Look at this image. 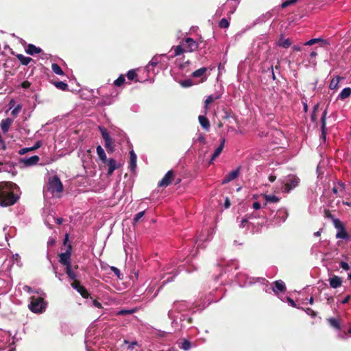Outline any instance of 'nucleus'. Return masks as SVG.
Wrapping results in <instances>:
<instances>
[{
  "instance_id": "obj_31",
  "label": "nucleus",
  "mask_w": 351,
  "mask_h": 351,
  "mask_svg": "<svg viewBox=\"0 0 351 351\" xmlns=\"http://www.w3.org/2000/svg\"><path fill=\"white\" fill-rule=\"evenodd\" d=\"M12 123H13V120L10 118H6L5 119H3L0 123L1 129L2 132L3 133H6L9 130Z\"/></svg>"
},
{
  "instance_id": "obj_58",
  "label": "nucleus",
  "mask_w": 351,
  "mask_h": 351,
  "mask_svg": "<svg viewBox=\"0 0 351 351\" xmlns=\"http://www.w3.org/2000/svg\"><path fill=\"white\" fill-rule=\"evenodd\" d=\"M55 85L57 88L62 90H64L67 88L68 87V85L67 84H66L65 82H56L55 83Z\"/></svg>"
},
{
  "instance_id": "obj_37",
  "label": "nucleus",
  "mask_w": 351,
  "mask_h": 351,
  "mask_svg": "<svg viewBox=\"0 0 351 351\" xmlns=\"http://www.w3.org/2000/svg\"><path fill=\"white\" fill-rule=\"evenodd\" d=\"M16 58L20 61L21 64L25 66L29 64L32 61V59L30 57L25 56L23 54L16 55Z\"/></svg>"
},
{
  "instance_id": "obj_29",
  "label": "nucleus",
  "mask_w": 351,
  "mask_h": 351,
  "mask_svg": "<svg viewBox=\"0 0 351 351\" xmlns=\"http://www.w3.org/2000/svg\"><path fill=\"white\" fill-rule=\"evenodd\" d=\"M154 290H155L154 286H149L147 288V289L145 291V296L148 298L149 300H153L158 295L160 289H158L154 292V293H153Z\"/></svg>"
},
{
  "instance_id": "obj_38",
  "label": "nucleus",
  "mask_w": 351,
  "mask_h": 351,
  "mask_svg": "<svg viewBox=\"0 0 351 351\" xmlns=\"http://www.w3.org/2000/svg\"><path fill=\"white\" fill-rule=\"evenodd\" d=\"M221 97V95H208L205 101H204V108L206 110L208 108V106L212 103L213 101H214L215 100H217L218 99H219Z\"/></svg>"
},
{
  "instance_id": "obj_2",
  "label": "nucleus",
  "mask_w": 351,
  "mask_h": 351,
  "mask_svg": "<svg viewBox=\"0 0 351 351\" xmlns=\"http://www.w3.org/2000/svg\"><path fill=\"white\" fill-rule=\"evenodd\" d=\"M19 186L10 182H0V206L3 207L14 204L19 198Z\"/></svg>"
},
{
  "instance_id": "obj_64",
  "label": "nucleus",
  "mask_w": 351,
  "mask_h": 351,
  "mask_svg": "<svg viewBox=\"0 0 351 351\" xmlns=\"http://www.w3.org/2000/svg\"><path fill=\"white\" fill-rule=\"evenodd\" d=\"M110 269L113 271V273L119 278H121V271L120 270L116 267H114V266H112L110 267Z\"/></svg>"
},
{
  "instance_id": "obj_49",
  "label": "nucleus",
  "mask_w": 351,
  "mask_h": 351,
  "mask_svg": "<svg viewBox=\"0 0 351 351\" xmlns=\"http://www.w3.org/2000/svg\"><path fill=\"white\" fill-rule=\"evenodd\" d=\"M181 86L184 88H189L194 85V82L191 79H186L180 82Z\"/></svg>"
},
{
  "instance_id": "obj_5",
  "label": "nucleus",
  "mask_w": 351,
  "mask_h": 351,
  "mask_svg": "<svg viewBox=\"0 0 351 351\" xmlns=\"http://www.w3.org/2000/svg\"><path fill=\"white\" fill-rule=\"evenodd\" d=\"M61 250L64 252L59 254V262L65 267L71 265V255L72 246L71 243H63Z\"/></svg>"
},
{
  "instance_id": "obj_53",
  "label": "nucleus",
  "mask_w": 351,
  "mask_h": 351,
  "mask_svg": "<svg viewBox=\"0 0 351 351\" xmlns=\"http://www.w3.org/2000/svg\"><path fill=\"white\" fill-rule=\"evenodd\" d=\"M180 347L184 350H189L191 348V343L186 339H184L181 343Z\"/></svg>"
},
{
  "instance_id": "obj_4",
  "label": "nucleus",
  "mask_w": 351,
  "mask_h": 351,
  "mask_svg": "<svg viewBox=\"0 0 351 351\" xmlns=\"http://www.w3.org/2000/svg\"><path fill=\"white\" fill-rule=\"evenodd\" d=\"M30 303L28 305L29 310L34 313H43L47 307V302L43 297L32 296Z\"/></svg>"
},
{
  "instance_id": "obj_44",
  "label": "nucleus",
  "mask_w": 351,
  "mask_h": 351,
  "mask_svg": "<svg viewBox=\"0 0 351 351\" xmlns=\"http://www.w3.org/2000/svg\"><path fill=\"white\" fill-rule=\"evenodd\" d=\"M53 72L58 75H63L64 72L61 67L56 63H53L51 65Z\"/></svg>"
},
{
  "instance_id": "obj_52",
  "label": "nucleus",
  "mask_w": 351,
  "mask_h": 351,
  "mask_svg": "<svg viewBox=\"0 0 351 351\" xmlns=\"http://www.w3.org/2000/svg\"><path fill=\"white\" fill-rule=\"evenodd\" d=\"M85 343H86V351H94V350L90 348V344L92 343V339H90V337L88 335H86V336Z\"/></svg>"
},
{
  "instance_id": "obj_60",
  "label": "nucleus",
  "mask_w": 351,
  "mask_h": 351,
  "mask_svg": "<svg viewBox=\"0 0 351 351\" xmlns=\"http://www.w3.org/2000/svg\"><path fill=\"white\" fill-rule=\"evenodd\" d=\"M125 343L126 344H128V349L130 350H133L135 346H138V343L136 341L130 342L128 341L125 340Z\"/></svg>"
},
{
  "instance_id": "obj_6",
  "label": "nucleus",
  "mask_w": 351,
  "mask_h": 351,
  "mask_svg": "<svg viewBox=\"0 0 351 351\" xmlns=\"http://www.w3.org/2000/svg\"><path fill=\"white\" fill-rule=\"evenodd\" d=\"M332 223L337 229L336 237L341 239H348V234L344 228L343 223L339 219L332 217Z\"/></svg>"
},
{
  "instance_id": "obj_54",
  "label": "nucleus",
  "mask_w": 351,
  "mask_h": 351,
  "mask_svg": "<svg viewBox=\"0 0 351 351\" xmlns=\"http://www.w3.org/2000/svg\"><path fill=\"white\" fill-rule=\"evenodd\" d=\"M105 141V146L108 149H110L111 152L113 150V141L112 139L110 137L106 140Z\"/></svg>"
},
{
  "instance_id": "obj_14",
  "label": "nucleus",
  "mask_w": 351,
  "mask_h": 351,
  "mask_svg": "<svg viewBox=\"0 0 351 351\" xmlns=\"http://www.w3.org/2000/svg\"><path fill=\"white\" fill-rule=\"evenodd\" d=\"M173 176V171L169 170L167 172L162 179L158 182L159 187H166L171 183V180Z\"/></svg>"
},
{
  "instance_id": "obj_33",
  "label": "nucleus",
  "mask_w": 351,
  "mask_h": 351,
  "mask_svg": "<svg viewBox=\"0 0 351 351\" xmlns=\"http://www.w3.org/2000/svg\"><path fill=\"white\" fill-rule=\"evenodd\" d=\"M198 119H199V124L201 125V126L204 130H208L210 128V123H209V121L208 120V119L203 115H199L198 117Z\"/></svg>"
},
{
  "instance_id": "obj_15",
  "label": "nucleus",
  "mask_w": 351,
  "mask_h": 351,
  "mask_svg": "<svg viewBox=\"0 0 351 351\" xmlns=\"http://www.w3.org/2000/svg\"><path fill=\"white\" fill-rule=\"evenodd\" d=\"M271 289L276 295H278V292L284 293L286 291L285 283L281 280H276Z\"/></svg>"
},
{
  "instance_id": "obj_10",
  "label": "nucleus",
  "mask_w": 351,
  "mask_h": 351,
  "mask_svg": "<svg viewBox=\"0 0 351 351\" xmlns=\"http://www.w3.org/2000/svg\"><path fill=\"white\" fill-rule=\"evenodd\" d=\"M182 44L184 45V49H186V52L190 53L195 51L199 47V44L191 38L184 39Z\"/></svg>"
},
{
  "instance_id": "obj_1",
  "label": "nucleus",
  "mask_w": 351,
  "mask_h": 351,
  "mask_svg": "<svg viewBox=\"0 0 351 351\" xmlns=\"http://www.w3.org/2000/svg\"><path fill=\"white\" fill-rule=\"evenodd\" d=\"M191 308V304L185 300H176L173 302L171 308L168 311L167 316L171 320V326L176 329L185 326L184 322L191 323L192 319L185 312Z\"/></svg>"
},
{
  "instance_id": "obj_62",
  "label": "nucleus",
  "mask_w": 351,
  "mask_h": 351,
  "mask_svg": "<svg viewBox=\"0 0 351 351\" xmlns=\"http://www.w3.org/2000/svg\"><path fill=\"white\" fill-rule=\"evenodd\" d=\"M248 223H250L249 218H247V217L245 216V217L241 219L239 226L241 228H244Z\"/></svg>"
},
{
  "instance_id": "obj_41",
  "label": "nucleus",
  "mask_w": 351,
  "mask_h": 351,
  "mask_svg": "<svg viewBox=\"0 0 351 351\" xmlns=\"http://www.w3.org/2000/svg\"><path fill=\"white\" fill-rule=\"evenodd\" d=\"M66 274L71 280H75L77 278L76 274L73 271L72 266L69 265L65 268Z\"/></svg>"
},
{
  "instance_id": "obj_61",
  "label": "nucleus",
  "mask_w": 351,
  "mask_h": 351,
  "mask_svg": "<svg viewBox=\"0 0 351 351\" xmlns=\"http://www.w3.org/2000/svg\"><path fill=\"white\" fill-rule=\"evenodd\" d=\"M254 281L253 282H251L250 284L252 283H255L256 282H261L262 283L263 285H267V284L269 283L268 280H267L265 278H256V280L255 279H253Z\"/></svg>"
},
{
  "instance_id": "obj_48",
  "label": "nucleus",
  "mask_w": 351,
  "mask_h": 351,
  "mask_svg": "<svg viewBox=\"0 0 351 351\" xmlns=\"http://www.w3.org/2000/svg\"><path fill=\"white\" fill-rule=\"evenodd\" d=\"M134 312H136L135 308L121 309L117 313V315H131V314L134 313Z\"/></svg>"
},
{
  "instance_id": "obj_47",
  "label": "nucleus",
  "mask_w": 351,
  "mask_h": 351,
  "mask_svg": "<svg viewBox=\"0 0 351 351\" xmlns=\"http://www.w3.org/2000/svg\"><path fill=\"white\" fill-rule=\"evenodd\" d=\"M125 82V79L123 75H120L119 77L114 81L113 84L115 86L119 87L123 85Z\"/></svg>"
},
{
  "instance_id": "obj_36",
  "label": "nucleus",
  "mask_w": 351,
  "mask_h": 351,
  "mask_svg": "<svg viewBox=\"0 0 351 351\" xmlns=\"http://www.w3.org/2000/svg\"><path fill=\"white\" fill-rule=\"evenodd\" d=\"M351 95V88L346 87L344 88L341 93H339L338 98L340 99H345L348 97H349Z\"/></svg>"
},
{
  "instance_id": "obj_40",
  "label": "nucleus",
  "mask_w": 351,
  "mask_h": 351,
  "mask_svg": "<svg viewBox=\"0 0 351 351\" xmlns=\"http://www.w3.org/2000/svg\"><path fill=\"white\" fill-rule=\"evenodd\" d=\"M328 322L331 327L337 330H340V323L336 318L330 317L328 319Z\"/></svg>"
},
{
  "instance_id": "obj_30",
  "label": "nucleus",
  "mask_w": 351,
  "mask_h": 351,
  "mask_svg": "<svg viewBox=\"0 0 351 351\" xmlns=\"http://www.w3.org/2000/svg\"><path fill=\"white\" fill-rule=\"evenodd\" d=\"M171 50L174 51V53H173V55H171V56L167 55V58H168L169 60H170L176 56H180L182 53H184V52H186V49L183 48L182 45L173 46V47H172Z\"/></svg>"
},
{
  "instance_id": "obj_32",
  "label": "nucleus",
  "mask_w": 351,
  "mask_h": 351,
  "mask_svg": "<svg viewBox=\"0 0 351 351\" xmlns=\"http://www.w3.org/2000/svg\"><path fill=\"white\" fill-rule=\"evenodd\" d=\"M25 51L27 54L34 56L35 54L40 53L42 51V49L33 44H29Z\"/></svg>"
},
{
  "instance_id": "obj_22",
  "label": "nucleus",
  "mask_w": 351,
  "mask_h": 351,
  "mask_svg": "<svg viewBox=\"0 0 351 351\" xmlns=\"http://www.w3.org/2000/svg\"><path fill=\"white\" fill-rule=\"evenodd\" d=\"M39 161V157L36 155L30 156V157H25L21 159V162L27 167L35 165Z\"/></svg>"
},
{
  "instance_id": "obj_27",
  "label": "nucleus",
  "mask_w": 351,
  "mask_h": 351,
  "mask_svg": "<svg viewBox=\"0 0 351 351\" xmlns=\"http://www.w3.org/2000/svg\"><path fill=\"white\" fill-rule=\"evenodd\" d=\"M328 281H329L330 287H332L333 289H337V288L341 287L342 285L341 278L337 276H333L332 277L330 278Z\"/></svg>"
},
{
  "instance_id": "obj_50",
  "label": "nucleus",
  "mask_w": 351,
  "mask_h": 351,
  "mask_svg": "<svg viewBox=\"0 0 351 351\" xmlns=\"http://www.w3.org/2000/svg\"><path fill=\"white\" fill-rule=\"evenodd\" d=\"M230 25L227 19L223 18L219 22V27L222 29L228 28Z\"/></svg>"
},
{
  "instance_id": "obj_46",
  "label": "nucleus",
  "mask_w": 351,
  "mask_h": 351,
  "mask_svg": "<svg viewBox=\"0 0 351 351\" xmlns=\"http://www.w3.org/2000/svg\"><path fill=\"white\" fill-rule=\"evenodd\" d=\"M326 43V40H323L320 38H312V39H310L309 40L306 41L304 45H313L315 43Z\"/></svg>"
},
{
  "instance_id": "obj_9",
  "label": "nucleus",
  "mask_w": 351,
  "mask_h": 351,
  "mask_svg": "<svg viewBox=\"0 0 351 351\" xmlns=\"http://www.w3.org/2000/svg\"><path fill=\"white\" fill-rule=\"evenodd\" d=\"M288 215L289 214L286 209L280 208L276 212L273 219V223L275 225H280L286 221Z\"/></svg>"
},
{
  "instance_id": "obj_56",
  "label": "nucleus",
  "mask_w": 351,
  "mask_h": 351,
  "mask_svg": "<svg viewBox=\"0 0 351 351\" xmlns=\"http://www.w3.org/2000/svg\"><path fill=\"white\" fill-rule=\"evenodd\" d=\"M137 75L134 70L132 69L128 71L127 77L130 80H133L136 77Z\"/></svg>"
},
{
  "instance_id": "obj_19",
  "label": "nucleus",
  "mask_w": 351,
  "mask_h": 351,
  "mask_svg": "<svg viewBox=\"0 0 351 351\" xmlns=\"http://www.w3.org/2000/svg\"><path fill=\"white\" fill-rule=\"evenodd\" d=\"M240 167H238L237 169H234L230 173H228L221 181L222 184H227L235 178H237L239 175Z\"/></svg>"
},
{
  "instance_id": "obj_7",
  "label": "nucleus",
  "mask_w": 351,
  "mask_h": 351,
  "mask_svg": "<svg viewBox=\"0 0 351 351\" xmlns=\"http://www.w3.org/2000/svg\"><path fill=\"white\" fill-rule=\"evenodd\" d=\"M284 191L289 193L292 189L297 187L300 183V179L295 175H289L284 180Z\"/></svg>"
},
{
  "instance_id": "obj_18",
  "label": "nucleus",
  "mask_w": 351,
  "mask_h": 351,
  "mask_svg": "<svg viewBox=\"0 0 351 351\" xmlns=\"http://www.w3.org/2000/svg\"><path fill=\"white\" fill-rule=\"evenodd\" d=\"M82 162L83 167L86 168H88L93 164L92 156H91V150L87 149L86 152L83 154L82 157Z\"/></svg>"
},
{
  "instance_id": "obj_59",
  "label": "nucleus",
  "mask_w": 351,
  "mask_h": 351,
  "mask_svg": "<svg viewBox=\"0 0 351 351\" xmlns=\"http://www.w3.org/2000/svg\"><path fill=\"white\" fill-rule=\"evenodd\" d=\"M298 0H286L281 4V8H285L293 3H295Z\"/></svg>"
},
{
  "instance_id": "obj_25",
  "label": "nucleus",
  "mask_w": 351,
  "mask_h": 351,
  "mask_svg": "<svg viewBox=\"0 0 351 351\" xmlns=\"http://www.w3.org/2000/svg\"><path fill=\"white\" fill-rule=\"evenodd\" d=\"M225 142V138L221 139L219 145L215 149L214 153L211 156L210 163H212L213 160H215L221 154L224 147Z\"/></svg>"
},
{
  "instance_id": "obj_34",
  "label": "nucleus",
  "mask_w": 351,
  "mask_h": 351,
  "mask_svg": "<svg viewBox=\"0 0 351 351\" xmlns=\"http://www.w3.org/2000/svg\"><path fill=\"white\" fill-rule=\"evenodd\" d=\"M181 269H180L179 271L178 269H173L168 272L169 276L167 277L165 280H164V281L162 282V285L167 284V282L173 281V278L179 274V271Z\"/></svg>"
},
{
  "instance_id": "obj_20",
  "label": "nucleus",
  "mask_w": 351,
  "mask_h": 351,
  "mask_svg": "<svg viewBox=\"0 0 351 351\" xmlns=\"http://www.w3.org/2000/svg\"><path fill=\"white\" fill-rule=\"evenodd\" d=\"M246 216L247 217V218H249L250 221L254 219H257V218L261 219L262 221L257 223V224H258V225H261V224L264 223V222L265 221V212L263 210H259V211L254 210L253 213L248 214Z\"/></svg>"
},
{
  "instance_id": "obj_57",
  "label": "nucleus",
  "mask_w": 351,
  "mask_h": 351,
  "mask_svg": "<svg viewBox=\"0 0 351 351\" xmlns=\"http://www.w3.org/2000/svg\"><path fill=\"white\" fill-rule=\"evenodd\" d=\"M301 309H302L303 311H304L306 312V314H308V315H310L311 317L314 318L316 317L317 315V313L316 312H315L312 308H300Z\"/></svg>"
},
{
  "instance_id": "obj_12",
  "label": "nucleus",
  "mask_w": 351,
  "mask_h": 351,
  "mask_svg": "<svg viewBox=\"0 0 351 351\" xmlns=\"http://www.w3.org/2000/svg\"><path fill=\"white\" fill-rule=\"evenodd\" d=\"M162 57L167 58V54H157L152 57V60L149 62V63L145 67V70L147 72H150V66H156L159 62L161 61Z\"/></svg>"
},
{
  "instance_id": "obj_3",
  "label": "nucleus",
  "mask_w": 351,
  "mask_h": 351,
  "mask_svg": "<svg viewBox=\"0 0 351 351\" xmlns=\"http://www.w3.org/2000/svg\"><path fill=\"white\" fill-rule=\"evenodd\" d=\"M63 186L60 178L56 176H52L49 178V181L47 185V189L45 191V195L47 193H51L52 195H56L62 191Z\"/></svg>"
},
{
  "instance_id": "obj_43",
  "label": "nucleus",
  "mask_w": 351,
  "mask_h": 351,
  "mask_svg": "<svg viewBox=\"0 0 351 351\" xmlns=\"http://www.w3.org/2000/svg\"><path fill=\"white\" fill-rule=\"evenodd\" d=\"M278 298L282 301V302H287L289 303V304L292 306V307H294V308H297L298 309H300V307L297 306L295 301L291 299L290 297H288V296H285L284 298H280L278 296Z\"/></svg>"
},
{
  "instance_id": "obj_24",
  "label": "nucleus",
  "mask_w": 351,
  "mask_h": 351,
  "mask_svg": "<svg viewBox=\"0 0 351 351\" xmlns=\"http://www.w3.org/2000/svg\"><path fill=\"white\" fill-rule=\"evenodd\" d=\"M135 244L136 243H126L124 245L123 248L127 257L130 255L132 258L135 254L134 250L136 251Z\"/></svg>"
},
{
  "instance_id": "obj_51",
  "label": "nucleus",
  "mask_w": 351,
  "mask_h": 351,
  "mask_svg": "<svg viewBox=\"0 0 351 351\" xmlns=\"http://www.w3.org/2000/svg\"><path fill=\"white\" fill-rule=\"evenodd\" d=\"M99 130L101 132V136H102L104 140H106L110 137L109 132L105 128L99 126Z\"/></svg>"
},
{
  "instance_id": "obj_42",
  "label": "nucleus",
  "mask_w": 351,
  "mask_h": 351,
  "mask_svg": "<svg viewBox=\"0 0 351 351\" xmlns=\"http://www.w3.org/2000/svg\"><path fill=\"white\" fill-rule=\"evenodd\" d=\"M266 203H276L280 199L274 195H265L264 196Z\"/></svg>"
},
{
  "instance_id": "obj_23",
  "label": "nucleus",
  "mask_w": 351,
  "mask_h": 351,
  "mask_svg": "<svg viewBox=\"0 0 351 351\" xmlns=\"http://www.w3.org/2000/svg\"><path fill=\"white\" fill-rule=\"evenodd\" d=\"M107 162L108 166L107 174L108 176H110L112 174L114 171L119 169L121 165L113 158H110L108 160H107Z\"/></svg>"
},
{
  "instance_id": "obj_26",
  "label": "nucleus",
  "mask_w": 351,
  "mask_h": 351,
  "mask_svg": "<svg viewBox=\"0 0 351 351\" xmlns=\"http://www.w3.org/2000/svg\"><path fill=\"white\" fill-rule=\"evenodd\" d=\"M137 156L134 150L130 152V165L129 169L132 172H135L136 169Z\"/></svg>"
},
{
  "instance_id": "obj_55",
  "label": "nucleus",
  "mask_w": 351,
  "mask_h": 351,
  "mask_svg": "<svg viewBox=\"0 0 351 351\" xmlns=\"http://www.w3.org/2000/svg\"><path fill=\"white\" fill-rule=\"evenodd\" d=\"M21 109H22L21 104L16 105L11 112L12 115L13 117H16L18 115V114L20 112Z\"/></svg>"
},
{
  "instance_id": "obj_35",
  "label": "nucleus",
  "mask_w": 351,
  "mask_h": 351,
  "mask_svg": "<svg viewBox=\"0 0 351 351\" xmlns=\"http://www.w3.org/2000/svg\"><path fill=\"white\" fill-rule=\"evenodd\" d=\"M97 155H98L99 158H100V160L104 163H106L107 162V157L106 155V152L101 145H98L97 147Z\"/></svg>"
},
{
  "instance_id": "obj_16",
  "label": "nucleus",
  "mask_w": 351,
  "mask_h": 351,
  "mask_svg": "<svg viewBox=\"0 0 351 351\" xmlns=\"http://www.w3.org/2000/svg\"><path fill=\"white\" fill-rule=\"evenodd\" d=\"M117 95L118 93H116L115 95L111 94L104 95L101 97L99 104L101 106L111 105L115 101Z\"/></svg>"
},
{
  "instance_id": "obj_21",
  "label": "nucleus",
  "mask_w": 351,
  "mask_h": 351,
  "mask_svg": "<svg viewBox=\"0 0 351 351\" xmlns=\"http://www.w3.org/2000/svg\"><path fill=\"white\" fill-rule=\"evenodd\" d=\"M63 221V218H56L53 215H49L45 219V223L50 228H51V223L55 222L58 225H61L62 224Z\"/></svg>"
},
{
  "instance_id": "obj_39",
  "label": "nucleus",
  "mask_w": 351,
  "mask_h": 351,
  "mask_svg": "<svg viewBox=\"0 0 351 351\" xmlns=\"http://www.w3.org/2000/svg\"><path fill=\"white\" fill-rule=\"evenodd\" d=\"M291 42L289 38H285L283 36H281L278 40V45L283 48H288L291 46Z\"/></svg>"
},
{
  "instance_id": "obj_28",
  "label": "nucleus",
  "mask_w": 351,
  "mask_h": 351,
  "mask_svg": "<svg viewBox=\"0 0 351 351\" xmlns=\"http://www.w3.org/2000/svg\"><path fill=\"white\" fill-rule=\"evenodd\" d=\"M207 71L206 67H202L192 73L191 76L194 78L203 77L202 82H204L206 80V72Z\"/></svg>"
},
{
  "instance_id": "obj_45",
  "label": "nucleus",
  "mask_w": 351,
  "mask_h": 351,
  "mask_svg": "<svg viewBox=\"0 0 351 351\" xmlns=\"http://www.w3.org/2000/svg\"><path fill=\"white\" fill-rule=\"evenodd\" d=\"M339 80H340V77L339 76H337V77L332 78L330 81L329 88L331 90L336 89L338 87Z\"/></svg>"
},
{
  "instance_id": "obj_63",
  "label": "nucleus",
  "mask_w": 351,
  "mask_h": 351,
  "mask_svg": "<svg viewBox=\"0 0 351 351\" xmlns=\"http://www.w3.org/2000/svg\"><path fill=\"white\" fill-rule=\"evenodd\" d=\"M339 265H340L341 268H342L345 271H348L350 268L349 264L344 261H341L339 263Z\"/></svg>"
},
{
  "instance_id": "obj_11",
  "label": "nucleus",
  "mask_w": 351,
  "mask_h": 351,
  "mask_svg": "<svg viewBox=\"0 0 351 351\" xmlns=\"http://www.w3.org/2000/svg\"><path fill=\"white\" fill-rule=\"evenodd\" d=\"M332 193L338 197H343L346 193V185L341 181L335 183L332 189Z\"/></svg>"
},
{
  "instance_id": "obj_17",
  "label": "nucleus",
  "mask_w": 351,
  "mask_h": 351,
  "mask_svg": "<svg viewBox=\"0 0 351 351\" xmlns=\"http://www.w3.org/2000/svg\"><path fill=\"white\" fill-rule=\"evenodd\" d=\"M326 116H327V110L326 109L322 114L321 117V138L323 139L324 141H326Z\"/></svg>"
},
{
  "instance_id": "obj_8",
  "label": "nucleus",
  "mask_w": 351,
  "mask_h": 351,
  "mask_svg": "<svg viewBox=\"0 0 351 351\" xmlns=\"http://www.w3.org/2000/svg\"><path fill=\"white\" fill-rule=\"evenodd\" d=\"M217 265L222 268L224 273L231 272L232 269L236 270L239 268V264L235 260L228 261H220Z\"/></svg>"
},
{
  "instance_id": "obj_13",
  "label": "nucleus",
  "mask_w": 351,
  "mask_h": 351,
  "mask_svg": "<svg viewBox=\"0 0 351 351\" xmlns=\"http://www.w3.org/2000/svg\"><path fill=\"white\" fill-rule=\"evenodd\" d=\"M71 287L75 289L84 298H88L89 296V293L87 289L82 286L80 282L74 281L71 283Z\"/></svg>"
}]
</instances>
